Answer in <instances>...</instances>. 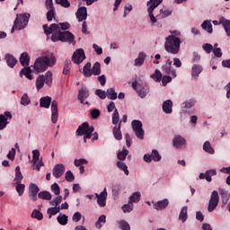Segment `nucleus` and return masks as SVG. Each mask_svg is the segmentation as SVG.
Listing matches in <instances>:
<instances>
[{
  "mask_svg": "<svg viewBox=\"0 0 230 230\" xmlns=\"http://www.w3.org/2000/svg\"><path fill=\"white\" fill-rule=\"evenodd\" d=\"M44 33L47 35H51L52 42H68V44H73L75 42V35L70 31H60V26L57 23L50 24L49 27L48 25H43Z\"/></svg>",
  "mask_w": 230,
  "mask_h": 230,
  "instance_id": "1",
  "label": "nucleus"
},
{
  "mask_svg": "<svg viewBox=\"0 0 230 230\" xmlns=\"http://www.w3.org/2000/svg\"><path fill=\"white\" fill-rule=\"evenodd\" d=\"M55 64H57L55 54L53 52H47L36 58L33 69L36 73H44V71H48V67H53Z\"/></svg>",
  "mask_w": 230,
  "mask_h": 230,
  "instance_id": "2",
  "label": "nucleus"
},
{
  "mask_svg": "<svg viewBox=\"0 0 230 230\" xmlns=\"http://www.w3.org/2000/svg\"><path fill=\"white\" fill-rule=\"evenodd\" d=\"M51 105V121L52 123H57L58 121V103L57 101L51 102V97L45 96L40 99V107L44 109H49Z\"/></svg>",
  "mask_w": 230,
  "mask_h": 230,
  "instance_id": "3",
  "label": "nucleus"
},
{
  "mask_svg": "<svg viewBox=\"0 0 230 230\" xmlns=\"http://www.w3.org/2000/svg\"><path fill=\"white\" fill-rule=\"evenodd\" d=\"M165 51L172 55H177L181 51V38L172 34L165 39Z\"/></svg>",
  "mask_w": 230,
  "mask_h": 230,
  "instance_id": "4",
  "label": "nucleus"
},
{
  "mask_svg": "<svg viewBox=\"0 0 230 230\" xmlns=\"http://www.w3.org/2000/svg\"><path fill=\"white\" fill-rule=\"evenodd\" d=\"M30 13H25L22 14H17L16 19L14 21V25L12 28L11 33H13L14 30H24L28 26V22H30Z\"/></svg>",
  "mask_w": 230,
  "mask_h": 230,
  "instance_id": "5",
  "label": "nucleus"
},
{
  "mask_svg": "<svg viewBox=\"0 0 230 230\" xmlns=\"http://www.w3.org/2000/svg\"><path fill=\"white\" fill-rule=\"evenodd\" d=\"M94 132V127H89V123L84 122L76 129V136H84V143H87V139L93 137V133Z\"/></svg>",
  "mask_w": 230,
  "mask_h": 230,
  "instance_id": "6",
  "label": "nucleus"
},
{
  "mask_svg": "<svg viewBox=\"0 0 230 230\" xmlns=\"http://www.w3.org/2000/svg\"><path fill=\"white\" fill-rule=\"evenodd\" d=\"M31 163V169L36 170L37 172H40V168L44 166V162L42 161V158H40V151H39V149L32 150Z\"/></svg>",
  "mask_w": 230,
  "mask_h": 230,
  "instance_id": "7",
  "label": "nucleus"
},
{
  "mask_svg": "<svg viewBox=\"0 0 230 230\" xmlns=\"http://www.w3.org/2000/svg\"><path fill=\"white\" fill-rule=\"evenodd\" d=\"M162 1L163 0H149L147 2V6H148L147 12H148L152 24H155V22H157V19H155V16H154V10H155L157 6H159Z\"/></svg>",
  "mask_w": 230,
  "mask_h": 230,
  "instance_id": "8",
  "label": "nucleus"
},
{
  "mask_svg": "<svg viewBox=\"0 0 230 230\" xmlns=\"http://www.w3.org/2000/svg\"><path fill=\"white\" fill-rule=\"evenodd\" d=\"M135 136L138 139H145V130H143V123L140 120H133L131 122Z\"/></svg>",
  "mask_w": 230,
  "mask_h": 230,
  "instance_id": "9",
  "label": "nucleus"
},
{
  "mask_svg": "<svg viewBox=\"0 0 230 230\" xmlns=\"http://www.w3.org/2000/svg\"><path fill=\"white\" fill-rule=\"evenodd\" d=\"M220 200V198L218 197V191L214 190L211 194L210 199L208 201V211L209 213L215 211L217 209V206H218V202Z\"/></svg>",
  "mask_w": 230,
  "mask_h": 230,
  "instance_id": "10",
  "label": "nucleus"
},
{
  "mask_svg": "<svg viewBox=\"0 0 230 230\" xmlns=\"http://www.w3.org/2000/svg\"><path fill=\"white\" fill-rule=\"evenodd\" d=\"M161 159H163V156H161V154H159V151L156 149H153L151 154H146L144 155V161L146 163H152V161L155 163H159Z\"/></svg>",
  "mask_w": 230,
  "mask_h": 230,
  "instance_id": "11",
  "label": "nucleus"
},
{
  "mask_svg": "<svg viewBox=\"0 0 230 230\" xmlns=\"http://www.w3.org/2000/svg\"><path fill=\"white\" fill-rule=\"evenodd\" d=\"M85 60V52L84 49H77L72 55L74 64H82Z\"/></svg>",
  "mask_w": 230,
  "mask_h": 230,
  "instance_id": "12",
  "label": "nucleus"
},
{
  "mask_svg": "<svg viewBox=\"0 0 230 230\" xmlns=\"http://www.w3.org/2000/svg\"><path fill=\"white\" fill-rule=\"evenodd\" d=\"M95 197L100 208H105V206H107V188H104L100 194L95 193Z\"/></svg>",
  "mask_w": 230,
  "mask_h": 230,
  "instance_id": "13",
  "label": "nucleus"
},
{
  "mask_svg": "<svg viewBox=\"0 0 230 230\" xmlns=\"http://www.w3.org/2000/svg\"><path fill=\"white\" fill-rule=\"evenodd\" d=\"M172 60L167 59L165 66L162 67V71L166 75H172V78H177V70L172 67Z\"/></svg>",
  "mask_w": 230,
  "mask_h": 230,
  "instance_id": "14",
  "label": "nucleus"
},
{
  "mask_svg": "<svg viewBox=\"0 0 230 230\" xmlns=\"http://www.w3.org/2000/svg\"><path fill=\"white\" fill-rule=\"evenodd\" d=\"M66 172V166L64 164H57L52 169V175L56 179H60L64 172Z\"/></svg>",
  "mask_w": 230,
  "mask_h": 230,
  "instance_id": "15",
  "label": "nucleus"
},
{
  "mask_svg": "<svg viewBox=\"0 0 230 230\" xmlns=\"http://www.w3.org/2000/svg\"><path fill=\"white\" fill-rule=\"evenodd\" d=\"M75 17L79 22H83L84 21H87V7L81 6L77 9L75 13Z\"/></svg>",
  "mask_w": 230,
  "mask_h": 230,
  "instance_id": "16",
  "label": "nucleus"
},
{
  "mask_svg": "<svg viewBox=\"0 0 230 230\" xmlns=\"http://www.w3.org/2000/svg\"><path fill=\"white\" fill-rule=\"evenodd\" d=\"M8 119H12V113L5 111L4 115H0V130H4L6 125H8Z\"/></svg>",
  "mask_w": 230,
  "mask_h": 230,
  "instance_id": "17",
  "label": "nucleus"
},
{
  "mask_svg": "<svg viewBox=\"0 0 230 230\" xmlns=\"http://www.w3.org/2000/svg\"><path fill=\"white\" fill-rule=\"evenodd\" d=\"M87 98H89V90L87 87H82L78 93V100L80 101V103L89 105V102H84V101L87 100Z\"/></svg>",
  "mask_w": 230,
  "mask_h": 230,
  "instance_id": "18",
  "label": "nucleus"
},
{
  "mask_svg": "<svg viewBox=\"0 0 230 230\" xmlns=\"http://www.w3.org/2000/svg\"><path fill=\"white\" fill-rule=\"evenodd\" d=\"M168 204H170L168 199L155 202L154 209H156L157 211H163V209H166V208H168Z\"/></svg>",
  "mask_w": 230,
  "mask_h": 230,
  "instance_id": "19",
  "label": "nucleus"
},
{
  "mask_svg": "<svg viewBox=\"0 0 230 230\" xmlns=\"http://www.w3.org/2000/svg\"><path fill=\"white\" fill-rule=\"evenodd\" d=\"M39 186L35 183H31L29 187V197L31 200H37V195L39 194Z\"/></svg>",
  "mask_w": 230,
  "mask_h": 230,
  "instance_id": "20",
  "label": "nucleus"
},
{
  "mask_svg": "<svg viewBox=\"0 0 230 230\" xmlns=\"http://www.w3.org/2000/svg\"><path fill=\"white\" fill-rule=\"evenodd\" d=\"M172 107L173 102H172V100H166L164 102L162 109L165 114H172V112L173 111Z\"/></svg>",
  "mask_w": 230,
  "mask_h": 230,
  "instance_id": "21",
  "label": "nucleus"
},
{
  "mask_svg": "<svg viewBox=\"0 0 230 230\" xmlns=\"http://www.w3.org/2000/svg\"><path fill=\"white\" fill-rule=\"evenodd\" d=\"M203 69L204 68L200 65H193L191 68L192 78H194L195 80H198L199 75H200V73H202Z\"/></svg>",
  "mask_w": 230,
  "mask_h": 230,
  "instance_id": "22",
  "label": "nucleus"
},
{
  "mask_svg": "<svg viewBox=\"0 0 230 230\" xmlns=\"http://www.w3.org/2000/svg\"><path fill=\"white\" fill-rule=\"evenodd\" d=\"M31 72H32L31 67L25 66L20 71V76H21V78H22V75H24V76H26L28 78V80H33V78H35V76H33V75H31Z\"/></svg>",
  "mask_w": 230,
  "mask_h": 230,
  "instance_id": "23",
  "label": "nucleus"
},
{
  "mask_svg": "<svg viewBox=\"0 0 230 230\" xmlns=\"http://www.w3.org/2000/svg\"><path fill=\"white\" fill-rule=\"evenodd\" d=\"M113 136L117 141H121L123 139V135L121 134V121L119 123L118 127L113 128Z\"/></svg>",
  "mask_w": 230,
  "mask_h": 230,
  "instance_id": "24",
  "label": "nucleus"
},
{
  "mask_svg": "<svg viewBox=\"0 0 230 230\" xmlns=\"http://www.w3.org/2000/svg\"><path fill=\"white\" fill-rule=\"evenodd\" d=\"M172 144H173V146H175V148H179V146H182V145H186V138L181 136H176L172 140Z\"/></svg>",
  "mask_w": 230,
  "mask_h": 230,
  "instance_id": "25",
  "label": "nucleus"
},
{
  "mask_svg": "<svg viewBox=\"0 0 230 230\" xmlns=\"http://www.w3.org/2000/svg\"><path fill=\"white\" fill-rule=\"evenodd\" d=\"M133 88L136 89L137 93H138V96H140V98H145L146 96V90H145V88H142L141 86H139L137 84V82H134L132 84Z\"/></svg>",
  "mask_w": 230,
  "mask_h": 230,
  "instance_id": "26",
  "label": "nucleus"
},
{
  "mask_svg": "<svg viewBox=\"0 0 230 230\" xmlns=\"http://www.w3.org/2000/svg\"><path fill=\"white\" fill-rule=\"evenodd\" d=\"M20 63L22 66H23V67H28V66H30V56L28 55V53H22L20 57Z\"/></svg>",
  "mask_w": 230,
  "mask_h": 230,
  "instance_id": "27",
  "label": "nucleus"
},
{
  "mask_svg": "<svg viewBox=\"0 0 230 230\" xmlns=\"http://www.w3.org/2000/svg\"><path fill=\"white\" fill-rule=\"evenodd\" d=\"M46 82V77H44V75H40L37 78H36V89L37 91H40V89H42V87H44V84Z\"/></svg>",
  "mask_w": 230,
  "mask_h": 230,
  "instance_id": "28",
  "label": "nucleus"
},
{
  "mask_svg": "<svg viewBox=\"0 0 230 230\" xmlns=\"http://www.w3.org/2000/svg\"><path fill=\"white\" fill-rule=\"evenodd\" d=\"M6 64L9 67L13 68L15 67V64H17V59L10 54L5 56Z\"/></svg>",
  "mask_w": 230,
  "mask_h": 230,
  "instance_id": "29",
  "label": "nucleus"
},
{
  "mask_svg": "<svg viewBox=\"0 0 230 230\" xmlns=\"http://www.w3.org/2000/svg\"><path fill=\"white\" fill-rule=\"evenodd\" d=\"M219 195H221V199L225 204H227V200L230 199L229 191L226 190V189L219 188L218 189Z\"/></svg>",
  "mask_w": 230,
  "mask_h": 230,
  "instance_id": "30",
  "label": "nucleus"
},
{
  "mask_svg": "<svg viewBox=\"0 0 230 230\" xmlns=\"http://www.w3.org/2000/svg\"><path fill=\"white\" fill-rule=\"evenodd\" d=\"M44 78L46 85H48V87H51V85H53V72L47 71Z\"/></svg>",
  "mask_w": 230,
  "mask_h": 230,
  "instance_id": "31",
  "label": "nucleus"
},
{
  "mask_svg": "<svg viewBox=\"0 0 230 230\" xmlns=\"http://www.w3.org/2000/svg\"><path fill=\"white\" fill-rule=\"evenodd\" d=\"M222 26L228 37H230V20H227L224 17L221 18Z\"/></svg>",
  "mask_w": 230,
  "mask_h": 230,
  "instance_id": "32",
  "label": "nucleus"
},
{
  "mask_svg": "<svg viewBox=\"0 0 230 230\" xmlns=\"http://www.w3.org/2000/svg\"><path fill=\"white\" fill-rule=\"evenodd\" d=\"M146 58V54L141 52L138 57L135 59V66L141 67L145 64V59Z\"/></svg>",
  "mask_w": 230,
  "mask_h": 230,
  "instance_id": "33",
  "label": "nucleus"
},
{
  "mask_svg": "<svg viewBox=\"0 0 230 230\" xmlns=\"http://www.w3.org/2000/svg\"><path fill=\"white\" fill-rule=\"evenodd\" d=\"M202 30L208 31V33H213V25L211 24V21L206 20L201 24Z\"/></svg>",
  "mask_w": 230,
  "mask_h": 230,
  "instance_id": "34",
  "label": "nucleus"
},
{
  "mask_svg": "<svg viewBox=\"0 0 230 230\" xmlns=\"http://www.w3.org/2000/svg\"><path fill=\"white\" fill-rule=\"evenodd\" d=\"M179 220L182 223L188 220V207H183L179 215Z\"/></svg>",
  "mask_w": 230,
  "mask_h": 230,
  "instance_id": "35",
  "label": "nucleus"
},
{
  "mask_svg": "<svg viewBox=\"0 0 230 230\" xmlns=\"http://www.w3.org/2000/svg\"><path fill=\"white\" fill-rule=\"evenodd\" d=\"M83 75L86 77L93 76V70L91 69V63L88 62L83 68Z\"/></svg>",
  "mask_w": 230,
  "mask_h": 230,
  "instance_id": "36",
  "label": "nucleus"
},
{
  "mask_svg": "<svg viewBox=\"0 0 230 230\" xmlns=\"http://www.w3.org/2000/svg\"><path fill=\"white\" fill-rule=\"evenodd\" d=\"M203 150L204 152H207V154H215V149L213 148V146H211V142L206 141L203 144Z\"/></svg>",
  "mask_w": 230,
  "mask_h": 230,
  "instance_id": "37",
  "label": "nucleus"
},
{
  "mask_svg": "<svg viewBox=\"0 0 230 230\" xmlns=\"http://www.w3.org/2000/svg\"><path fill=\"white\" fill-rule=\"evenodd\" d=\"M47 213L49 216V218H51L53 216L60 213V207H51V208H49L48 210H47Z\"/></svg>",
  "mask_w": 230,
  "mask_h": 230,
  "instance_id": "38",
  "label": "nucleus"
},
{
  "mask_svg": "<svg viewBox=\"0 0 230 230\" xmlns=\"http://www.w3.org/2000/svg\"><path fill=\"white\" fill-rule=\"evenodd\" d=\"M139 200H141V192L139 191H136L134 192L130 197L128 201L131 202L132 204L137 203L139 202Z\"/></svg>",
  "mask_w": 230,
  "mask_h": 230,
  "instance_id": "39",
  "label": "nucleus"
},
{
  "mask_svg": "<svg viewBox=\"0 0 230 230\" xmlns=\"http://www.w3.org/2000/svg\"><path fill=\"white\" fill-rule=\"evenodd\" d=\"M106 96L109 100H116L118 98V93L114 88H109L106 92Z\"/></svg>",
  "mask_w": 230,
  "mask_h": 230,
  "instance_id": "40",
  "label": "nucleus"
},
{
  "mask_svg": "<svg viewBox=\"0 0 230 230\" xmlns=\"http://www.w3.org/2000/svg\"><path fill=\"white\" fill-rule=\"evenodd\" d=\"M22 172H21V167L20 166H16L15 168V178H14V182H22Z\"/></svg>",
  "mask_w": 230,
  "mask_h": 230,
  "instance_id": "41",
  "label": "nucleus"
},
{
  "mask_svg": "<svg viewBox=\"0 0 230 230\" xmlns=\"http://www.w3.org/2000/svg\"><path fill=\"white\" fill-rule=\"evenodd\" d=\"M105 222H107V217L105 215L100 216L97 222L95 223V227L97 229H102V226L103 224H105Z\"/></svg>",
  "mask_w": 230,
  "mask_h": 230,
  "instance_id": "42",
  "label": "nucleus"
},
{
  "mask_svg": "<svg viewBox=\"0 0 230 230\" xmlns=\"http://www.w3.org/2000/svg\"><path fill=\"white\" fill-rule=\"evenodd\" d=\"M123 213H130L134 210V203L128 201L127 204L121 207Z\"/></svg>",
  "mask_w": 230,
  "mask_h": 230,
  "instance_id": "43",
  "label": "nucleus"
},
{
  "mask_svg": "<svg viewBox=\"0 0 230 230\" xmlns=\"http://www.w3.org/2000/svg\"><path fill=\"white\" fill-rule=\"evenodd\" d=\"M67 218H68V217L66 214L60 213L58 216L57 220H58V224H60L61 226H66L67 224Z\"/></svg>",
  "mask_w": 230,
  "mask_h": 230,
  "instance_id": "44",
  "label": "nucleus"
},
{
  "mask_svg": "<svg viewBox=\"0 0 230 230\" xmlns=\"http://www.w3.org/2000/svg\"><path fill=\"white\" fill-rule=\"evenodd\" d=\"M100 62H95L92 67V75H98L102 73Z\"/></svg>",
  "mask_w": 230,
  "mask_h": 230,
  "instance_id": "45",
  "label": "nucleus"
},
{
  "mask_svg": "<svg viewBox=\"0 0 230 230\" xmlns=\"http://www.w3.org/2000/svg\"><path fill=\"white\" fill-rule=\"evenodd\" d=\"M205 173H206V181L208 182H211V181H213V179L211 177L217 175V170L210 169V170L206 171Z\"/></svg>",
  "mask_w": 230,
  "mask_h": 230,
  "instance_id": "46",
  "label": "nucleus"
},
{
  "mask_svg": "<svg viewBox=\"0 0 230 230\" xmlns=\"http://www.w3.org/2000/svg\"><path fill=\"white\" fill-rule=\"evenodd\" d=\"M117 166L119 168V170H121L122 172H124L125 175H128L129 172H128V166H127L126 163H123L121 161L117 162Z\"/></svg>",
  "mask_w": 230,
  "mask_h": 230,
  "instance_id": "47",
  "label": "nucleus"
},
{
  "mask_svg": "<svg viewBox=\"0 0 230 230\" xmlns=\"http://www.w3.org/2000/svg\"><path fill=\"white\" fill-rule=\"evenodd\" d=\"M30 103H31V101L30 100L28 93H24L21 98V105H23V107H28Z\"/></svg>",
  "mask_w": 230,
  "mask_h": 230,
  "instance_id": "48",
  "label": "nucleus"
},
{
  "mask_svg": "<svg viewBox=\"0 0 230 230\" xmlns=\"http://www.w3.org/2000/svg\"><path fill=\"white\" fill-rule=\"evenodd\" d=\"M16 191L19 194V197H22V193H24V189L26 186L21 182L15 183Z\"/></svg>",
  "mask_w": 230,
  "mask_h": 230,
  "instance_id": "49",
  "label": "nucleus"
},
{
  "mask_svg": "<svg viewBox=\"0 0 230 230\" xmlns=\"http://www.w3.org/2000/svg\"><path fill=\"white\" fill-rule=\"evenodd\" d=\"M151 78L155 80V82H161V78H163V74L159 69H156L154 74L151 75Z\"/></svg>",
  "mask_w": 230,
  "mask_h": 230,
  "instance_id": "50",
  "label": "nucleus"
},
{
  "mask_svg": "<svg viewBox=\"0 0 230 230\" xmlns=\"http://www.w3.org/2000/svg\"><path fill=\"white\" fill-rule=\"evenodd\" d=\"M118 224H119V229L130 230V225L128 224V222L122 219V220L118 221Z\"/></svg>",
  "mask_w": 230,
  "mask_h": 230,
  "instance_id": "51",
  "label": "nucleus"
},
{
  "mask_svg": "<svg viewBox=\"0 0 230 230\" xmlns=\"http://www.w3.org/2000/svg\"><path fill=\"white\" fill-rule=\"evenodd\" d=\"M39 199H42L43 200H50L51 199V193L49 191H41L38 194Z\"/></svg>",
  "mask_w": 230,
  "mask_h": 230,
  "instance_id": "52",
  "label": "nucleus"
},
{
  "mask_svg": "<svg viewBox=\"0 0 230 230\" xmlns=\"http://www.w3.org/2000/svg\"><path fill=\"white\" fill-rule=\"evenodd\" d=\"M127 155H128V150L123 148L122 151L119 152L117 157L119 161H125V159H127Z\"/></svg>",
  "mask_w": 230,
  "mask_h": 230,
  "instance_id": "53",
  "label": "nucleus"
},
{
  "mask_svg": "<svg viewBox=\"0 0 230 230\" xmlns=\"http://www.w3.org/2000/svg\"><path fill=\"white\" fill-rule=\"evenodd\" d=\"M32 218H36L37 220H42L44 218V215L37 209H34L31 213Z\"/></svg>",
  "mask_w": 230,
  "mask_h": 230,
  "instance_id": "54",
  "label": "nucleus"
},
{
  "mask_svg": "<svg viewBox=\"0 0 230 230\" xmlns=\"http://www.w3.org/2000/svg\"><path fill=\"white\" fill-rule=\"evenodd\" d=\"M112 123L113 125H118V123H119V112H118V109H115L113 112Z\"/></svg>",
  "mask_w": 230,
  "mask_h": 230,
  "instance_id": "55",
  "label": "nucleus"
},
{
  "mask_svg": "<svg viewBox=\"0 0 230 230\" xmlns=\"http://www.w3.org/2000/svg\"><path fill=\"white\" fill-rule=\"evenodd\" d=\"M65 179L67 182H73V181H75V175L73 174V172L66 171L65 173Z\"/></svg>",
  "mask_w": 230,
  "mask_h": 230,
  "instance_id": "56",
  "label": "nucleus"
},
{
  "mask_svg": "<svg viewBox=\"0 0 230 230\" xmlns=\"http://www.w3.org/2000/svg\"><path fill=\"white\" fill-rule=\"evenodd\" d=\"M95 94L96 96H99L101 100H105L107 98V92L103 90L97 89L95 91Z\"/></svg>",
  "mask_w": 230,
  "mask_h": 230,
  "instance_id": "57",
  "label": "nucleus"
},
{
  "mask_svg": "<svg viewBox=\"0 0 230 230\" xmlns=\"http://www.w3.org/2000/svg\"><path fill=\"white\" fill-rule=\"evenodd\" d=\"M62 202V196H57L54 199L49 201L50 206L58 207V205Z\"/></svg>",
  "mask_w": 230,
  "mask_h": 230,
  "instance_id": "58",
  "label": "nucleus"
},
{
  "mask_svg": "<svg viewBox=\"0 0 230 230\" xmlns=\"http://www.w3.org/2000/svg\"><path fill=\"white\" fill-rule=\"evenodd\" d=\"M57 4H61L63 8H69L71 6V4L68 0H56Z\"/></svg>",
  "mask_w": 230,
  "mask_h": 230,
  "instance_id": "59",
  "label": "nucleus"
},
{
  "mask_svg": "<svg viewBox=\"0 0 230 230\" xmlns=\"http://www.w3.org/2000/svg\"><path fill=\"white\" fill-rule=\"evenodd\" d=\"M50 188L55 195H60V186H58V183H53Z\"/></svg>",
  "mask_w": 230,
  "mask_h": 230,
  "instance_id": "60",
  "label": "nucleus"
},
{
  "mask_svg": "<svg viewBox=\"0 0 230 230\" xmlns=\"http://www.w3.org/2000/svg\"><path fill=\"white\" fill-rule=\"evenodd\" d=\"M87 160L85 158H81V159H75L74 164L75 166H82V164H87Z\"/></svg>",
  "mask_w": 230,
  "mask_h": 230,
  "instance_id": "61",
  "label": "nucleus"
},
{
  "mask_svg": "<svg viewBox=\"0 0 230 230\" xmlns=\"http://www.w3.org/2000/svg\"><path fill=\"white\" fill-rule=\"evenodd\" d=\"M132 4H128L124 6V17H127V15H128V13H130L132 12Z\"/></svg>",
  "mask_w": 230,
  "mask_h": 230,
  "instance_id": "62",
  "label": "nucleus"
},
{
  "mask_svg": "<svg viewBox=\"0 0 230 230\" xmlns=\"http://www.w3.org/2000/svg\"><path fill=\"white\" fill-rule=\"evenodd\" d=\"M204 51H206V53L209 54L211 53V51H213V45L209 44V43H206L202 46Z\"/></svg>",
  "mask_w": 230,
  "mask_h": 230,
  "instance_id": "63",
  "label": "nucleus"
},
{
  "mask_svg": "<svg viewBox=\"0 0 230 230\" xmlns=\"http://www.w3.org/2000/svg\"><path fill=\"white\" fill-rule=\"evenodd\" d=\"M45 6L47 10H55V6L53 5V0H46Z\"/></svg>",
  "mask_w": 230,
  "mask_h": 230,
  "instance_id": "64",
  "label": "nucleus"
}]
</instances>
